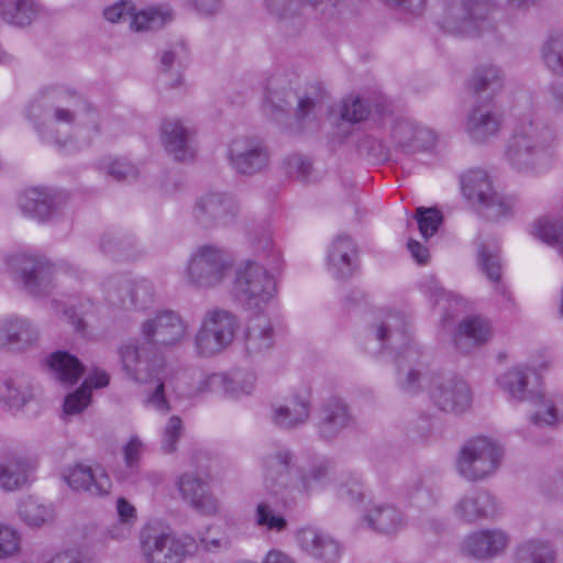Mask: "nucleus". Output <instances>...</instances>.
<instances>
[{"instance_id":"680f3d73","label":"nucleus","mask_w":563,"mask_h":563,"mask_svg":"<svg viewBox=\"0 0 563 563\" xmlns=\"http://www.w3.org/2000/svg\"><path fill=\"white\" fill-rule=\"evenodd\" d=\"M267 9L279 20H298L292 11L295 0H265Z\"/></svg>"},{"instance_id":"4be33fe9","label":"nucleus","mask_w":563,"mask_h":563,"mask_svg":"<svg viewBox=\"0 0 563 563\" xmlns=\"http://www.w3.org/2000/svg\"><path fill=\"white\" fill-rule=\"evenodd\" d=\"M362 522L377 533L393 536L407 526V517L391 503L373 501L362 516Z\"/></svg>"},{"instance_id":"e433bc0d","label":"nucleus","mask_w":563,"mask_h":563,"mask_svg":"<svg viewBox=\"0 0 563 563\" xmlns=\"http://www.w3.org/2000/svg\"><path fill=\"white\" fill-rule=\"evenodd\" d=\"M110 376L104 371L95 369L84 380L80 388L66 396L64 401V411L67 415L81 412L90 402L92 388H102L108 386Z\"/></svg>"},{"instance_id":"2f4dec72","label":"nucleus","mask_w":563,"mask_h":563,"mask_svg":"<svg viewBox=\"0 0 563 563\" xmlns=\"http://www.w3.org/2000/svg\"><path fill=\"white\" fill-rule=\"evenodd\" d=\"M64 478L74 490H82L91 496L109 494L112 485L104 471L93 472L90 466L84 464L70 467Z\"/></svg>"},{"instance_id":"7ed1b4c3","label":"nucleus","mask_w":563,"mask_h":563,"mask_svg":"<svg viewBox=\"0 0 563 563\" xmlns=\"http://www.w3.org/2000/svg\"><path fill=\"white\" fill-rule=\"evenodd\" d=\"M556 133L539 112L532 110L518 117L506 147L510 166L521 173H541L556 157Z\"/></svg>"},{"instance_id":"79ce46f5","label":"nucleus","mask_w":563,"mask_h":563,"mask_svg":"<svg viewBox=\"0 0 563 563\" xmlns=\"http://www.w3.org/2000/svg\"><path fill=\"white\" fill-rule=\"evenodd\" d=\"M30 465L23 457H9L0 463V487L12 492L22 488L29 479Z\"/></svg>"},{"instance_id":"4468645a","label":"nucleus","mask_w":563,"mask_h":563,"mask_svg":"<svg viewBox=\"0 0 563 563\" xmlns=\"http://www.w3.org/2000/svg\"><path fill=\"white\" fill-rule=\"evenodd\" d=\"M256 377L254 373L243 372L236 369L230 375L224 373H212L201 377L197 387L188 395H196L201 393H214L229 397H239L241 395H249L255 385ZM178 395H185L187 391L180 387L176 390Z\"/></svg>"},{"instance_id":"f704fd0d","label":"nucleus","mask_w":563,"mask_h":563,"mask_svg":"<svg viewBox=\"0 0 563 563\" xmlns=\"http://www.w3.org/2000/svg\"><path fill=\"white\" fill-rule=\"evenodd\" d=\"M299 539L301 547L316 559L325 563H334L340 558L341 549L338 541L321 531L314 529L302 530Z\"/></svg>"},{"instance_id":"5701e85b","label":"nucleus","mask_w":563,"mask_h":563,"mask_svg":"<svg viewBox=\"0 0 563 563\" xmlns=\"http://www.w3.org/2000/svg\"><path fill=\"white\" fill-rule=\"evenodd\" d=\"M294 454L285 446L273 449L263 460L264 485L273 495H279L290 482Z\"/></svg>"},{"instance_id":"aec40b11","label":"nucleus","mask_w":563,"mask_h":563,"mask_svg":"<svg viewBox=\"0 0 563 563\" xmlns=\"http://www.w3.org/2000/svg\"><path fill=\"white\" fill-rule=\"evenodd\" d=\"M103 15L106 20L112 23L129 22L131 29L135 31L156 30L165 24L166 14L155 8L135 11V7L131 1L120 0L104 9Z\"/></svg>"},{"instance_id":"b1692460","label":"nucleus","mask_w":563,"mask_h":563,"mask_svg":"<svg viewBox=\"0 0 563 563\" xmlns=\"http://www.w3.org/2000/svg\"><path fill=\"white\" fill-rule=\"evenodd\" d=\"M353 417L346 402L339 397L323 401L319 409L317 430L323 440L335 439L352 423Z\"/></svg>"},{"instance_id":"39448f33","label":"nucleus","mask_w":563,"mask_h":563,"mask_svg":"<svg viewBox=\"0 0 563 563\" xmlns=\"http://www.w3.org/2000/svg\"><path fill=\"white\" fill-rule=\"evenodd\" d=\"M260 244L267 267L251 260L244 262L235 272L232 287L235 300L253 312H261L275 296L277 288L273 272L280 269L283 263L280 252L269 236Z\"/></svg>"},{"instance_id":"9b49d317","label":"nucleus","mask_w":563,"mask_h":563,"mask_svg":"<svg viewBox=\"0 0 563 563\" xmlns=\"http://www.w3.org/2000/svg\"><path fill=\"white\" fill-rule=\"evenodd\" d=\"M238 328L235 316L224 309L208 310L195 336L198 355L209 357L224 351L234 340Z\"/></svg>"},{"instance_id":"58836bf2","label":"nucleus","mask_w":563,"mask_h":563,"mask_svg":"<svg viewBox=\"0 0 563 563\" xmlns=\"http://www.w3.org/2000/svg\"><path fill=\"white\" fill-rule=\"evenodd\" d=\"M47 365L55 378L65 385H74L84 373L81 362L66 351H56L47 358Z\"/></svg>"},{"instance_id":"c03bdc74","label":"nucleus","mask_w":563,"mask_h":563,"mask_svg":"<svg viewBox=\"0 0 563 563\" xmlns=\"http://www.w3.org/2000/svg\"><path fill=\"white\" fill-rule=\"evenodd\" d=\"M555 551L552 544L540 539L522 542L516 551V563H554Z\"/></svg>"},{"instance_id":"5fc2aeb1","label":"nucleus","mask_w":563,"mask_h":563,"mask_svg":"<svg viewBox=\"0 0 563 563\" xmlns=\"http://www.w3.org/2000/svg\"><path fill=\"white\" fill-rule=\"evenodd\" d=\"M416 219L421 235L427 240L437 233L443 216L438 209L420 207L417 209Z\"/></svg>"},{"instance_id":"9d476101","label":"nucleus","mask_w":563,"mask_h":563,"mask_svg":"<svg viewBox=\"0 0 563 563\" xmlns=\"http://www.w3.org/2000/svg\"><path fill=\"white\" fill-rule=\"evenodd\" d=\"M504 449L487 437L468 440L461 449L457 460L459 473L470 482L485 479L500 466Z\"/></svg>"},{"instance_id":"a19ab883","label":"nucleus","mask_w":563,"mask_h":563,"mask_svg":"<svg viewBox=\"0 0 563 563\" xmlns=\"http://www.w3.org/2000/svg\"><path fill=\"white\" fill-rule=\"evenodd\" d=\"M38 12L34 0H1L0 15L9 24L26 26L32 23Z\"/></svg>"},{"instance_id":"412c9836","label":"nucleus","mask_w":563,"mask_h":563,"mask_svg":"<svg viewBox=\"0 0 563 563\" xmlns=\"http://www.w3.org/2000/svg\"><path fill=\"white\" fill-rule=\"evenodd\" d=\"M393 141L402 153L415 154L431 150L437 141L435 133L412 120H398L391 131Z\"/></svg>"},{"instance_id":"bf43d9fd","label":"nucleus","mask_w":563,"mask_h":563,"mask_svg":"<svg viewBox=\"0 0 563 563\" xmlns=\"http://www.w3.org/2000/svg\"><path fill=\"white\" fill-rule=\"evenodd\" d=\"M285 169L289 177L306 181L311 174L312 165L309 159L303 158L301 155L294 154L285 159Z\"/></svg>"},{"instance_id":"ea45409f","label":"nucleus","mask_w":563,"mask_h":563,"mask_svg":"<svg viewBox=\"0 0 563 563\" xmlns=\"http://www.w3.org/2000/svg\"><path fill=\"white\" fill-rule=\"evenodd\" d=\"M478 264L487 278L495 284V294L500 300L509 306L512 303V296L507 286L501 283V263L496 252L489 251L485 245L478 250Z\"/></svg>"},{"instance_id":"4c0bfd02","label":"nucleus","mask_w":563,"mask_h":563,"mask_svg":"<svg viewBox=\"0 0 563 563\" xmlns=\"http://www.w3.org/2000/svg\"><path fill=\"white\" fill-rule=\"evenodd\" d=\"M310 400L308 396H295L289 404L274 409L272 420L282 429L297 428L309 419Z\"/></svg>"},{"instance_id":"de8ad7c7","label":"nucleus","mask_w":563,"mask_h":563,"mask_svg":"<svg viewBox=\"0 0 563 563\" xmlns=\"http://www.w3.org/2000/svg\"><path fill=\"white\" fill-rule=\"evenodd\" d=\"M533 234L539 240L553 245L563 256V210L558 219H540L534 225Z\"/></svg>"},{"instance_id":"864d4df0","label":"nucleus","mask_w":563,"mask_h":563,"mask_svg":"<svg viewBox=\"0 0 563 563\" xmlns=\"http://www.w3.org/2000/svg\"><path fill=\"white\" fill-rule=\"evenodd\" d=\"M338 497L349 504L360 503L364 498L363 483L360 475L354 473H345L340 476Z\"/></svg>"},{"instance_id":"dca6fc26","label":"nucleus","mask_w":563,"mask_h":563,"mask_svg":"<svg viewBox=\"0 0 563 563\" xmlns=\"http://www.w3.org/2000/svg\"><path fill=\"white\" fill-rule=\"evenodd\" d=\"M432 402L445 412H463L471 407V389L465 380L450 375L437 377L429 389Z\"/></svg>"},{"instance_id":"1a4fd4ad","label":"nucleus","mask_w":563,"mask_h":563,"mask_svg":"<svg viewBox=\"0 0 563 563\" xmlns=\"http://www.w3.org/2000/svg\"><path fill=\"white\" fill-rule=\"evenodd\" d=\"M141 547L150 563H183L194 554L199 544L191 536H175L157 526H145L140 534Z\"/></svg>"},{"instance_id":"423d86ee","label":"nucleus","mask_w":563,"mask_h":563,"mask_svg":"<svg viewBox=\"0 0 563 563\" xmlns=\"http://www.w3.org/2000/svg\"><path fill=\"white\" fill-rule=\"evenodd\" d=\"M496 382L509 400L539 405L531 417V422L536 427H553L563 421V404L544 398L540 376L534 369L521 365L514 366L499 375Z\"/></svg>"},{"instance_id":"e2e57ef3","label":"nucleus","mask_w":563,"mask_h":563,"mask_svg":"<svg viewBox=\"0 0 563 563\" xmlns=\"http://www.w3.org/2000/svg\"><path fill=\"white\" fill-rule=\"evenodd\" d=\"M108 174L115 180L121 181L135 178L137 176V170L134 165L126 159H115L109 165Z\"/></svg>"},{"instance_id":"6ab92c4d","label":"nucleus","mask_w":563,"mask_h":563,"mask_svg":"<svg viewBox=\"0 0 563 563\" xmlns=\"http://www.w3.org/2000/svg\"><path fill=\"white\" fill-rule=\"evenodd\" d=\"M106 298L114 306L146 309L153 302V286L146 279L130 282L110 279L104 285Z\"/></svg>"},{"instance_id":"c85d7f7f","label":"nucleus","mask_w":563,"mask_h":563,"mask_svg":"<svg viewBox=\"0 0 563 563\" xmlns=\"http://www.w3.org/2000/svg\"><path fill=\"white\" fill-rule=\"evenodd\" d=\"M493 335L490 321L481 316L464 318L457 325L453 342L462 353H470L473 349L488 342Z\"/></svg>"},{"instance_id":"bb28decb","label":"nucleus","mask_w":563,"mask_h":563,"mask_svg":"<svg viewBox=\"0 0 563 563\" xmlns=\"http://www.w3.org/2000/svg\"><path fill=\"white\" fill-rule=\"evenodd\" d=\"M508 541L509 538L503 530H479L464 539L462 551L464 554L478 560L490 559L501 553L506 549Z\"/></svg>"},{"instance_id":"f3484780","label":"nucleus","mask_w":563,"mask_h":563,"mask_svg":"<svg viewBox=\"0 0 563 563\" xmlns=\"http://www.w3.org/2000/svg\"><path fill=\"white\" fill-rule=\"evenodd\" d=\"M236 211L238 207L232 197L223 192H208L197 199L192 217L200 227L211 229L229 224Z\"/></svg>"},{"instance_id":"cd10ccee","label":"nucleus","mask_w":563,"mask_h":563,"mask_svg":"<svg viewBox=\"0 0 563 563\" xmlns=\"http://www.w3.org/2000/svg\"><path fill=\"white\" fill-rule=\"evenodd\" d=\"M38 340V331L30 320L10 317L0 320V347L9 346L13 351H26Z\"/></svg>"},{"instance_id":"473e14b6","label":"nucleus","mask_w":563,"mask_h":563,"mask_svg":"<svg viewBox=\"0 0 563 563\" xmlns=\"http://www.w3.org/2000/svg\"><path fill=\"white\" fill-rule=\"evenodd\" d=\"M161 137L165 151L176 161L183 162L194 157V151L189 145V131L179 120L165 119L161 126Z\"/></svg>"},{"instance_id":"49530a36","label":"nucleus","mask_w":563,"mask_h":563,"mask_svg":"<svg viewBox=\"0 0 563 563\" xmlns=\"http://www.w3.org/2000/svg\"><path fill=\"white\" fill-rule=\"evenodd\" d=\"M188 60V51L183 42L172 45L168 49L164 51L161 56L159 69L162 73H172L175 79L170 84V88L180 84L181 70L186 67Z\"/></svg>"},{"instance_id":"393cba45","label":"nucleus","mask_w":563,"mask_h":563,"mask_svg":"<svg viewBox=\"0 0 563 563\" xmlns=\"http://www.w3.org/2000/svg\"><path fill=\"white\" fill-rule=\"evenodd\" d=\"M181 497L202 515H214L218 511V500L209 492L208 481L195 472L181 474L177 479Z\"/></svg>"},{"instance_id":"338daca9","label":"nucleus","mask_w":563,"mask_h":563,"mask_svg":"<svg viewBox=\"0 0 563 563\" xmlns=\"http://www.w3.org/2000/svg\"><path fill=\"white\" fill-rule=\"evenodd\" d=\"M53 307L74 327L75 331L81 332L85 329V322L74 306H64L59 301H53Z\"/></svg>"},{"instance_id":"8fccbe9b","label":"nucleus","mask_w":563,"mask_h":563,"mask_svg":"<svg viewBox=\"0 0 563 563\" xmlns=\"http://www.w3.org/2000/svg\"><path fill=\"white\" fill-rule=\"evenodd\" d=\"M332 468V462L329 459L322 457L303 472L299 478V489L305 493H310L321 487L328 478Z\"/></svg>"},{"instance_id":"0eeeda50","label":"nucleus","mask_w":563,"mask_h":563,"mask_svg":"<svg viewBox=\"0 0 563 563\" xmlns=\"http://www.w3.org/2000/svg\"><path fill=\"white\" fill-rule=\"evenodd\" d=\"M443 14L438 24L445 33L479 36L493 32L495 4L489 0H442Z\"/></svg>"},{"instance_id":"f257e3e1","label":"nucleus","mask_w":563,"mask_h":563,"mask_svg":"<svg viewBox=\"0 0 563 563\" xmlns=\"http://www.w3.org/2000/svg\"><path fill=\"white\" fill-rule=\"evenodd\" d=\"M408 317L399 310L380 309L374 316L364 333V349L371 354L395 352L398 373L407 371L406 377H398L399 387L409 395L420 390V365L422 351L412 343L408 331Z\"/></svg>"},{"instance_id":"f8f14e48","label":"nucleus","mask_w":563,"mask_h":563,"mask_svg":"<svg viewBox=\"0 0 563 563\" xmlns=\"http://www.w3.org/2000/svg\"><path fill=\"white\" fill-rule=\"evenodd\" d=\"M232 263L225 252L213 245H201L190 255L186 280L197 288H211L227 277Z\"/></svg>"},{"instance_id":"603ef678","label":"nucleus","mask_w":563,"mask_h":563,"mask_svg":"<svg viewBox=\"0 0 563 563\" xmlns=\"http://www.w3.org/2000/svg\"><path fill=\"white\" fill-rule=\"evenodd\" d=\"M124 457V470L117 472L120 481H130L139 471L140 459L143 453V443L136 435L130 438L122 449Z\"/></svg>"},{"instance_id":"4d7b16f0","label":"nucleus","mask_w":563,"mask_h":563,"mask_svg":"<svg viewBox=\"0 0 563 563\" xmlns=\"http://www.w3.org/2000/svg\"><path fill=\"white\" fill-rule=\"evenodd\" d=\"M256 523L266 527L268 530L282 531L286 528V519L275 514L267 503H260L256 507Z\"/></svg>"},{"instance_id":"20e7f679","label":"nucleus","mask_w":563,"mask_h":563,"mask_svg":"<svg viewBox=\"0 0 563 563\" xmlns=\"http://www.w3.org/2000/svg\"><path fill=\"white\" fill-rule=\"evenodd\" d=\"M80 112L88 118L90 129L98 133V113L78 92L69 89H47L41 93L29 108L33 118H44L47 126L41 130L43 139L54 144L59 151L71 153L77 146L68 137L60 139L53 130L54 124L71 125Z\"/></svg>"},{"instance_id":"69168bd1","label":"nucleus","mask_w":563,"mask_h":563,"mask_svg":"<svg viewBox=\"0 0 563 563\" xmlns=\"http://www.w3.org/2000/svg\"><path fill=\"white\" fill-rule=\"evenodd\" d=\"M320 104L318 100H314L310 97H302L298 101L297 108V120L299 123H303L308 119H312L313 121L317 119V111Z\"/></svg>"},{"instance_id":"a878e982","label":"nucleus","mask_w":563,"mask_h":563,"mask_svg":"<svg viewBox=\"0 0 563 563\" xmlns=\"http://www.w3.org/2000/svg\"><path fill=\"white\" fill-rule=\"evenodd\" d=\"M327 268L335 279H346L357 269V249L349 235L341 234L332 241L328 250Z\"/></svg>"},{"instance_id":"f03ea898","label":"nucleus","mask_w":563,"mask_h":563,"mask_svg":"<svg viewBox=\"0 0 563 563\" xmlns=\"http://www.w3.org/2000/svg\"><path fill=\"white\" fill-rule=\"evenodd\" d=\"M118 354L122 371L129 379L139 384L155 383L154 389L145 399V405L159 412H168L170 406L166 389L178 390V380L186 378V374L168 366L157 349L145 341L124 343L119 347Z\"/></svg>"},{"instance_id":"774afa93","label":"nucleus","mask_w":563,"mask_h":563,"mask_svg":"<svg viewBox=\"0 0 563 563\" xmlns=\"http://www.w3.org/2000/svg\"><path fill=\"white\" fill-rule=\"evenodd\" d=\"M387 5L400 7L404 11L412 14L420 15L426 5V0H383Z\"/></svg>"},{"instance_id":"6e6552de","label":"nucleus","mask_w":563,"mask_h":563,"mask_svg":"<svg viewBox=\"0 0 563 563\" xmlns=\"http://www.w3.org/2000/svg\"><path fill=\"white\" fill-rule=\"evenodd\" d=\"M460 187L463 197L482 217L496 221L512 214V198L497 194L485 170L472 168L463 173Z\"/></svg>"},{"instance_id":"0e129e2a","label":"nucleus","mask_w":563,"mask_h":563,"mask_svg":"<svg viewBox=\"0 0 563 563\" xmlns=\"http://www.w3.org/2000/svg\"><path fill=\"white\" fill-rule=\"evenodd\" d=\"M405 494L406 497H409L418 507H426L434 503L430 492L422 487L420 479L410 488H408L407 485Z\"/></svg>"},{"instance_id":"3c124183","label":"nucleus","mask_w":563,"mask_h":563,"mask_svg":"<svg viewBox=\"0 0 563 563\" xmlns=\"http://www.w3.org/2000/svg\"><path fill=\"white\" fill-rule=\"evenodd\" d=\"M19 515L27 526L38 527L53 517V511L33 497H26L20 501Z\"/></svg>"},{"instance_id":"a18cd8bd","label":"nucleus","mask_w":563,"mask_h":563,"mask_svg":"<svg viewBox=\"0 0 563 563\" xmlns=\"http://www.w3.org/2000/svg\"><path fill=\"white\" fill-rule=\"evenodd\" d=\"M470 86L475 92L490 91L495 93L504 86V74L493 64H483L474 69Z\"/></svg>"},{"instance_id":"c756f323","label":"nucleus","mask_w":563,"mask_h":563,"mask_svg":"<svg viewBox=\"0 0 563 563\" xmlns=\"http://www.w3.org/2000/svg\"><path fill=\"white\" fill-rule=\"evenodd\" d=\"M501 118L492 102L478 104L472 109L466 121V131L472 140L484 143L497 135Z\"/></svg>"},{"instance_id":"052dcab7","label":"nucleus","mask_w":563,"mask_h":563,"mask_svg":"<svg viewBox=\"0 0 563 563\" xmlns=\"http://www.w3.org/2000/svg\"><path fill=\"white\" fill-rule=\"evenodd\" d=\"M20 538L15 530L0 526V559L8 558L19 550Z\"/></svg>"},{"instance_id":"13d9d810","label":"nucleus","mask_w":563,"mask_h":563,"mask_svg":"<svg viewBox=\"0 0 563 563\" xmlns=\"http://www.w3.org/2000/svg\"><path fill=\"white\" fill-rule=\"evenodd\" d=\"M183 434V421L178 416H172L162 433V450L172 453L176 450L178 440Z\"/></svg>"},{"instance_id":"09e8293b","label":"nucleus","mask_w":563,"mask_h":563,"mask_svg":"<svg viewBox=\"0 0 563 563\" xmlns=\"http://www.w3.org/2000/svg\"><path fill=\"white\" fill-rule=\"evenodd\" d=\"M541 52L547 68L558 76H563V32L552 33Z\"/></svg>"},{"instance_id":"2eb2a0df","label":"nucleus","mask_w":563,"mask_h":563,"mask_svg":"<svg viewBox=\"0 0 563 563\" xmlns=\"http://www.w3.org/2000/svg\"><path fill=\"white\" fill-rule=\"evenodd\" d=\"M187 332V324L172 310L157 312L141 325L144 341L152 346H170L179 343Z\"/></svg>"},{"instance_id":"ddd939ff","label":"nucleus","mask_w":563,"mask_h":563,"mask_svg":"<svg viewBox=\"0 0 563 563\" xmlns=\"http://www.w3.org/2000/svg\"><path fill=\"white\" fill-rule=\"evenodd\" d=\"M228 158L236 173L254 175L268 166L269 152L263 140L254 136H240L229 145Z\"/></svg>"},{"instance_id":"37998d69","label":"nucleus","mask_w":563,"mask_h":563,"mask_svg":"<svg viewBox=\"0 0 563 563\" xmlns=\"http://www.w3.org/2000/svg\"><path fill=\"white\" fill-rule=\"evenodd\" d=\"M32 398L33 393L29 384L12 378L0 382V402L9 410L22 409Z\"/></svg>"},{"instance_id":"72a5a7b5","label":"nucleus","mask_w":563,"mask_h":563,"mask_svg":"<svg viewBox=\"0 0 563 563\" xmlns=\"http://www.w3.org/2000/svg\"><path fill=\"white\" fill-rule=\"evenodd\" d=\"M247 322L245 351L250 356L261 355L274 344V329L267 316L260 312Z\"/></svg>"},{"instance_id":"c9c22d12","label":"nucleus","mask_w":563,"mask_h":563,"mask_svg":"<svg viewBox=\"0 0 563 563\" xmlns=\"http://www.w3.org/2000/svg\"><path fill=\"white\" fill-rule=\"evenodd\" d=\"M22 212L37 221H46L55 211L54 198L47 189L30 188L19 197Z\"/></svg>"},{"instance_id":"6e6d98bb","label":"nucleus","mask_w":563,"mask_h":563,"mask_svg":"<svg viewBox=\"0 0 563 563\" xmlns=\"http://www.w3.org/2000/svg\"><path fill=\"white\" fill-rule=\"evenodd\" d=\"M369 114V108L365 102L355 97H349L342 101L341 119L349 123H358Z\"/></svg>"},{"instance_id":"a211bd4d","label":"nucleus","mask_w":563,"mask_h":563,"mask_svg":"<svg viewBox=\"0 0 563 563\" xmlns=\"http://www.w3.org/2000/svg\"><path fill=\"white\" fill-rule=\"evenodd\" d=\"M16 273L33 296H44L54 286V265L44 256L21 255L15 260Z\"/></svg>"},{"instance_id":"7c9ffc66","label":"nucleus","mask_w":563,"mask_h":563,"mask_svg":"<svg viewBox=\"0 0 563 563\" xmlns=\"http://www.w3.org/2000/svg\"><path fill=\"white\" fill-rule=\"evenodd\" d=\"M498 512L494 496L486 490L464 495L454 506L456 517L473 523L479 519H492Z\"/></svg>"}]
</instances>
